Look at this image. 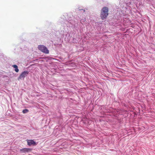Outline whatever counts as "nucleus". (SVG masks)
Instances as JSON below:
<instances>
[{
    "label": "nucleus",
    "mask_w": 155,
    "mask_h": 155,
    "mask_svg": "<svg viewBox=\"0 0 155 155\" xmlns=\"http://www.w3.org/2000/svg\"><path fill=\"white\" fill-rule=\"evenodd\" d=\"M27 143L28 145L29 146L35 145L36 144L35 142L33 140H28Z\"/></svg>",
    "instance_id": "nucleus-4"
},
{
    "label": "nucleus",
    "mask_w": 155,
    "mask_h": 155,
    "mask_svg": "<svg viewBox=\"0 0 155 155\" xmlns=\"http://www.w3.org/2000/svg\"><path fill=\"white\" fill-rule=\"evenodd\" d=\"M38 49L42 52L46 54H48L49 53V51L47 48L43 45H39L38 47Z\"/></svg>",
    "instance_id": "nucleus-2"
},
{
    "label": "nucleus",
    "mask_w": 155,
    "mask_h": 155,
    "mask_svg": "<svg viewBox=\"0 0 155 155\" xmlns=\"http://www.w3.org/2000/svg\"><path fill=\"white\" fill-rule=\"evenodd\" d=\"M31 149L30 148H24L20 150V151L22 152H28L30 151Z\"/></svg>",
    "instance_id": "nucleus-5"
},
{
    "label": "nucleus",
    "mask_w": 155,
    "mask_h": 155,
    "mask_svg": "<svg viewBox=\"0 0 155 155\" xmlns=\"http://www.w3.org/2000/svg\"><path fill=\"white\" fill-rule=\"evenodd\" d=\"M12 67H13L14 68H15V71L16 72H18L19 71V69H18V67L16 65H12Z\"/></svg>",
    "instance_id": "nucleus-6"
},
{
    "label": "nucleus",
    "mask_w": 155,
    "mask_h": 155,
    "mask_svg": "<svg viewBox=\"0 0 155 155\" xmlns=\"http://www.w3.org/2000/svg\"><path fill=\"white\" fill-rule=\"evenodd\" d=\"M28 110L27 109H24L23 110L22 113L24 114H25L28 112Z\"/></svg>",
    "instance_id": "nucleus-7"
},
{
    "label": "nucleus",
    "mask_w": 155,
    "mask_h": 155,
    "mask_svg": "<svg viewBox=\"0 0 155 155\" xmlns=\"http://www.w3.org/2000/svg\"><path fill=\"white\" fill-rule=\"evenodd\" d=\"M29 73V72L28 71H24L18 77L19 79H21L22 78H24Z\"/></svg>",
    "instance_id": "nucleus-3"
},
{
    "label": "nucleus",
    "mask_w": 155,
    "mask_h": 155,
    "mask_svg": "<svg viewBox=\"0 0 155 155\" xmlns=\"http://www.w3.org/2000/svg\"><path fill=\"white\" fill-rule=\"evenodd\" d=\"M108 15V9L107 7H104L102 9L100 17L103 20L106 18Z\"/></svg>",
    "instance_id": "nucleus-1"
}]
</instances>
